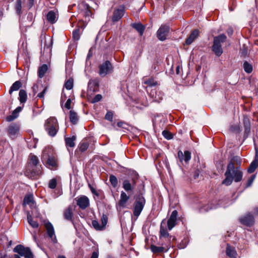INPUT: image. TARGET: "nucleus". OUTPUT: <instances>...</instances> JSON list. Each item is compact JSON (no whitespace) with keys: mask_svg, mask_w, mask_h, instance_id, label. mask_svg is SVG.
<instances>
[{"mask_svg":"<svg viewBox=\"0 0 258 258\" xmlns=\"http://www.w3.org/2000/svg\"><path fill=\"white\" fill-rule=\"evenodd\" d=\"M48 70V67L46 64H43L38 68V76L39 78H42Z\"/></svg>","mask_w":258,"mask_h":258,"instance_id":"7c9ffc66","label":"nucleus"},{"mask_svg":"<svg viewBox=\"0 0 258 258\" xmlns=\"http://www.w3.org/2000/svg\"><path fill=\"white\" fill-rule=\"evenodd\" d=\"M14 252L18 253L21 256H24L26 258H33L34 255L28 247H25L23 245L18 244L13 249Z\"/></svg>","mask_w":258,"mask_h":258,"instance_id":"6e6552de","label":"nucleus"},{"mask_svg":"<svg viewBox=\"0 0 258 258\" xmlns=\"http://www.w3.org/2000/svg\"><path fill=\"white\" fill-rule=\"evenodd\" d=\"M22 86V82L20 81H17L14 82L9 90V93L11 94L13 91L18 90Z\"/></svg>","mask_w":258,"mask_h":258,"instance_id":"473e14b6","label":"nucleus"},{"mask_svg":"<svg viewBox=\"0 0 258 258\" xmlns=\"http://www.w3.org/2000/svg\"><path fill=\"white\" fill-rule=\"evenodd\" d=\"M48 236L52 239L53 242H56V238L55 235L54 229L52 224L49 221L46 222L45 225Z\"/></svg>","mask_w":258,"mask_h":258,"instance_id":"a211bd4d","label":"nucleus"},{"mask_svg":"<svg viewBox=\"0 0 258 258\" xmlns=\"http://www.w3.org/2000/svg\"><path fill=\"white\" fill-rule=\"evenodd\" d=\"M226 38V36L224 34H220L214 38L211 50L216 56L219 57L222 54L223 50L221 43L224 42Z\"/></svg>","mask_w":258,"mask_h":258,"instance_id":"423d86ee","label":"nucleus"},{"mask_svg":"<svg viewBox=\"0 0 258 258\" xmlns=\"http://www.w3.org/2000/svg\"><path fill=\"white\" fill-rule=\"evenodd\" d=\"M88 186L90 189V190L91 191L92 193L94 195H95L97 197H99L100 196V194L98 192V191H97L94 187L90 183L88 184Z\"/></svg>","mask_w":258,"mask_h":258,"instance_id":"052dcab7","label":"nucleus"},{"mask_svg":"<svg viewBox=\"0 0 258 258\" xmlns=\"http://www.w3.org/2000/svg\"><path fill=\"white\" fill-rule=\"evenodd\" d=\"M200 32L198 29L191 31L188 37L185 40V44L189 45L191 44L199 36Z\"/></svg>","mask_w":258,"mask_h":258,"instance_id":"412c9836","label":"nucleus"},{"mask_svg":"<svg viewBox=\"0 0 258 258\" xmlns=\"http://www.w3.org/2000/svg\"><path fill=\"white\" fill-rule=\"evenodd\" d=\"M229 162H232L233 164V165L234 166L235 164H236L237 165L236 167H240L241 159L240 157L238 156H235L232 157V158L231 159Z\"/></svg>","mask_w":258,"mask_h":258,"instance_id":"79ce46f5","label":"nucleus"},{"mask_svg":"<svg viewBox=\"0 0 258 258\" xmlns=\"http://www.w3.org/2000/svg\"><path fill=\"white\" fill-rule=\"evenodd\" d=\"M57 185V180L56 178H53L51 179L48 183V187L51 189H54Z\"/></svg>","mask_w":258,"mask_h":258,"instance_id":"5fc2aeb1","label":"nucleus"},{"mask_svg":"<svg viewBox=\"0 0 258 258\" xmlns=\"http://www.w3.org/2000/svg\"><path fill=\"white\" fill-rule=\"evenodd\" d=\"M164 221L165 219L163 220L160 224L159 240L164 241L165 243L170 242L169 246V248H170L171 245L173 246V245L176 243V239L174 236L170 235L168 232Z\"/></svg>","mask_w":258,"mask_h":258,"instance_id":"39448f33","label":"nucleus"},{"mask_svg":"<svg viewBox=\"0 0 258 258\" xmlns=\"http://www.w3.org/2000/svg\"><path fill=\"white\" fill-rule=\"evenodd\" d=\"M255 178V174L252 175L249 178L248 180L247 181V182L245 184V185L244 186V188H247L250 187L251 185V184H252Z\"/></svg>","mask_w":258,"mask_h":258,"instance_id":"864d4df0","label":"nucleus"},{"mask_svg":"<svg viewBox=\"0 0 258 258\" xmlns=\"http://www.w3.org/2000/svg\"><path fill=\"white\" fill-rule=\"evenodd\" d=\"M239 221L242 225L250 227L254 224V218L253 215L249 212L240 218Z\"/></svg>","mask_w":258,"mask_h":258,"instance_id":"4468645a","label":"nucleus"},{"mask_svg":"<svg viewBox=\"0 0 258 258\" xmlns=\"http://www.w3.org/2000/svg\"><path fill=\"white\" fill-rule=\"evenodd\" d=\"M170 27L167 25H162L157 32V37L159 40L163 41L166 39L169 32Z\"/></svg>","mask_w":258,"mask_h":258,"instance_id":"9b49d317","label":"nucleus"},{"mask_svg":"<svg viewBox=\"0 0 258 258\" xmlns=\"http://www.w3.org/2000/svg\"><path fill=\"white\" fill-rule=\"evenodd\" d=\"M243 124L244 128V138L246 139L250 132L251 129V123L250 119L247 115H244L243 118Z\"/></svg>","mask_w":258,"mask_h":258,"instance_id":"6ab92c4d","label":"nucleus"},{"mask_svg":"<svg viewBox=\"0 0 258 258\" xmlns=\"http://www.w3.org/2000/svg\"><path fill=\"white\" fill-rule=\"evenodd\" d=\"M43 168L39 163L38 158L30 154L25 171V175L32 180H36L42 174Z\"/></svg>","mask_w":258,"mask_h":258,"instance_id":"f257e3e1","label":"nucleus"},{"mask_svg":"<svg viewBox=\"0 0 258 258\" xmlns=\"http://www.w3.org/2000/svg\"><path fill=\"white\" fill-rule=\"evenodd\" d=\"M144 194L145 189L144 185H143V190L140 191L134 196L135 202L133 204V214L137 217L140 215L146 204V199L144 197Z\"/></svg>","mask_w":258,"mask_h":258,"instance_id":"20e7f679","label":"nucleus"},{"mask_svg":"<svg viewBox=\"0 0 258 258\" xmlns=\"http://www.w3.org/2000/svg\"><path fill=\"white\" fill-rule=\"evenodd\" d=\"M109 181L113 188H116L118 185V179L117 177L113 175H109Z\"/></svg>","mask_w":258,"mask_h":258,"instance_id":"a19ab883","label":"nucleus"},{"mask_svg":"<svg viewBox=\"0 0 258 258\" xmlns=\"http://www.w3.org/2000/svg\"><path fill=\"white\" fill-rule=\"evenodd\" d=\"M233 30L232 28H229L227 30V33L228 35L230 36L233 34Z\"/></svg>","mask_w":258,"mask_h":258,"instance_id":"338daca9","label":"nucleus"},{"mask_svg":"<svg viewBox=\"0 0 258 258\" xmlns=\"http://www.w3.org/2000/svg\"><path fill=\"white\" fill-rule=\"evenodd\" d=\"M73 79L70 78L64 83V87L68 90H71L73 87Z\"/></svg>","mask_w":258,"mask_h":258,"instance_id":"09e8293b","label":"nucleus"},{"mask_svg":"<svg viewBox=\"0 0 258 258\" xmlns=\"http://www.w3.org/2000/svg\"><path fill=\"white\" fill-rule=\"evenodd\" d=\"M73 210L74 209L73 206L70 205L68 208L64 209L63 216L65 220L70 221L73 224H74Z\"/></svg>","mask_w":258,"mask_h":258,"instance_id":"dca6fc26","label":"nucleus"},{"mask_svg":"<svg viewBox=\"0 0 258 258\" xmlns=\"http://www.w3.org/2000/svg\"><path fill=\"white\" fill-rule=\"evenodd\" d=\"M212 207L211 205L207 204L200 208L199 210L201 213L207 212H208L210 210L212 209Z\"/></svg>","mask_w":258,"mask_h":258,"instance_id":"6e6d98bb","label":"nucleus"},{"mask_svg":"<svg viewBox=\"0 0 258 258\" xmlns=\"http://www.w3.org/2000/svg\"><path fill=\"white\" fill-rule=\"evenodd\" d=\"M44 127L49 136L52 137H54L59 130L57 119L54 117H49L46 120Z\"/></svg>","mask_w":258,"mask_h":258,"instance_id":"0eeeda50","label":"nucleus"},{"mask_svg":"<svg viewBox=\"0 0 258 258\" xmlns=\"http://www.w3.org/2000/svg\"><path fill=\"white\" fill-rule=\"evenodd\" d=\"M73 38L74 40L78 41L80 38V29L77 28L73 31Z\"/></svg>","mask_w":258,"mask_h":258,"instance_id":"a18cd8bd","label":"nucleus"},{"mask_svg":"<svg viewBox=\"0 0 258 258\" xmlns=\"http://www.w3.org/2000/svg\"><path fill=\"white\" fill-rule=\"evenodd\" d=\"M113 113L112 111H108L105 116V119L112 121L113 119Z\"/></svg>","mask_w":258,"mask_h":258,"instance_id":"13d9d810","label":"nucleus"},{"mask_svg":"<svg viewBox=\"0 0 258 258\" xmlns=\"http://www.w3.org/2000/svg\"><path fill=\"white\" fill-rule=\"evenodd\" d=\"M163 136L167 140H171L173 138V135L168 130H164L162 133Z\"/></svg>","mask_w":258,"mask_h":258,"instance_id":"3c124183","label":"nucleus"},{"mask_svg":"<svg viewBox=\"0 0 258 258\" xmlns=\"http://www.w3.org/2000/svg\"><path fill=\"white\" fill-rule=\"evenodd\" d=\"M258 167V161L256 159H254L252 162L250 163L249 167L247 169V172L249 173H253L255 169Z\"/></svg>","mask_w":258,"mask_h":258,"instance_id":"c9c22d12","label":"nucleus"},{"mask_svg":"<svg viewBox=\"0 0 258 258\" xmlns=\"http://www.w3.org/2000/svg\"><path fill=\"white\" fill-rule=\"evenodd\" d=\"M178 212L177 210H173L169 219L167 220V225L168 229L171 230L172 228L177 225V218Z\"/></svg>","mask_w":258,"mask_h":258,"instance_id":"2eb2a0df","label":"nucleus"},{"mask_svg":"<svg viewBox=\"0 0 258 258\" xmlns=\"http://www.w3.org/2000/svg\"><path fill=\"white\" fill-rule=\"evenodd\" d=\"M71 102L72 100L70 98L68 99L67 102L65 103L64 107L68 109H70L71 108Z\"/></svg>","mask_w":258,"mask_h":258,"instance_id":"0e129e2a","label":"nucleus"},{"mask_svg":"<svg viewBox=\"0 0 258 258\" xmlns=\"http://www.w3.org/2000/svg\"><path fill=\"white\" fill-rule=\"evenodd\" d=\"M19 100L21 103H24L26 102L27 99V94L26 91L23 89H21L19 93Z\"/></svg>","mask_w":258,"mask_h":258,"instance_id":"72a5a7b5","label":"nucleus"},{"mask_svg":"<svg viewBox=\"0 0 258 258\" xmlns=\"http://www.w3.org/2000/svg\"><path fill=\"white\" fill-rule=\"evenodd\" d=\"M90 96H87L88 100L91 103H95L99 102L102 99V96L101 94H97L95 96V97L92 99L90 100Z\"/></svg>","mask_w":258,"mask_h":258,"instance_id":"37998d69","label":"nucleus"},{"mask_svg":"<svg viewBox=\"0 0 258 258\" xmlns=\"http://www.w3.org/2000/svg\"><path fill=\"white\" fill-rule=\"evenodd\" d=\"M230 131L235 134H239L241 132V129L239 124H234L230 126Z\"/></svg>","mask_w":258,"mask_h":258,"instance_id":"8fccbe9b","label":"nucleus"},{"mask_svg":"<svg viewBox=\"0 0 258 258\" xmlns=\"http://www.w3.org/2000/svg\"><path fill=\"white\" fill-rule=\"evenodd\" d=\"M46 90H47V88H44L43 90L40 92V93H39L38 95H37V97H39L40 98H44V95L46 93Z\"/></svg>","mask_w":258,"mask_h":258,"instance_id":"69168bd1","label":"nucleus"},{"mask_svg":"<svg viewBox=\"0 0 258 258\" xmlns=\"http://www.w3.org/2000/svg\"><path fill=\"white\" fill-rule=\"evenodd\" d=\"M117 125L119 127H121L122 128L126 130H128L129 127V125L128 124V123L123 121H120L118 122L117 123Z\"/></svg>","mask_w":258,"mask_h":258,"instance_id":"4d7b16f0","label":"nucleus"},{"mask_svg":"<svg viewBox=\"0 0 258 258\" xmlns=\"http://www.w3.org/2000/svg\"><path fill=\"white\" fill-rule=\"evenodd\" d=\"M240 54L241 57H245L247 55V49L245 47L243 46L240 50Z\"/></svg>","mask_w":258,"mask_h":258,"instance_id":"bf43d9fd","label":"nucleus"},{"mask_svg":"<svg viewBox=\"0 0 258 258\" xmlns=\"http://www.w3.org/2000/svg\"><path fill=\"white\" fill-rule=\"evenodd\" d=\"M144 84L147 85L148 87L151 88L158 84L157 81H155L153 78H150L145 80Z\"/></svg>","mask_w":258,"mask_h":258,"instance_id":"e433bc0d","label":"nucleus"},{"mask_svg":"<svg viewBox=\"0 0 258 258\" xmlns=\"http://www.w3.org/2000/svg\"><path fill=\"white\" fill-rule=\"evenodd\" d=\"M76 140V136L74 135L72 137H64L65 144L67 148H73L75 146V141Z\"/></svg>","mask_w":258,"mask_h":258,"instance_id":"c85d7f7f","label":"nucleus"},{"mask_svg":"<svg viewBox=\"0 0 258 258\" xmlns=\"http://www.w3.org/2000/svg\"><path fill=\"white\" fill-rule=\"evenodd\" d=\"M178 158L180 162L183 161L186 163H188L191 159V153L189 151H185L184 153L180 150L177 152Z\"/></svg>","mask_w":258,"mask_h":258,"instance_id":"4be33fe9","label":"nucleus"},{"mask_svg":"<svg viewBox=\"0 0 258 258\" xmlns=\"http://www.w3.org/2000/svg\"><path fill=\"white\" fill-rule=\"evenodd\" d=\"M132 181L133 185L130 181L127 179H124L122 182V187L126 191L128 192L133 191L134 188V185L136 184L135 179L133 178L132 179Z\"/></svg>","mask_w":258,"mask_h":258,"instance_id":"393cba45","label":"nucleus"},{"mask_svg":"<svg viewBox=\"0 0 258 258\" xmlns=\"http://www.w3.org/2000/svg\"><path fill=\"white\" fill-rule=\"evenodd\" d=\"M32 91L34 94V95H35L37 91H38L39 89V85L37 84H34L32 88Z\"/></svg>","mask_w":258,"mask_h":258,"instance_id":"e2e57ef3","label":"nucleus"},{"mask_svg":"<svg viewBox=\"0 0 258 258\" xmlns=\"http://www.w3.org/2000/svg\"><path fill=\"white\" fill-rule=\"evenodd\" d=\"M150 94L152 98H154L155 101L159 102L160 100L163 99V93L159 92V94L157 95V91L155 90H151Z\"/></svg>","mask_w":258,"mask_h":258,"instance_id":"2f4dec72","label":"nucleus"},{"mask_svg":"<svg viewBox=\"0 0 258 258\" xmlns=\"http://www.w3.org/2000/svg\"><path fill=\"white\" fill-rule=\"evenodd\" d=\"M78 116L77 113L74 110L70 111V120L73 124H77L78 121Z\"/></svg>","mask_w":258,"mask_h":258,"instance_id":"f704fd0d","label":"nucleus"},{"mask_svg":"<svg viewBox=\"0 0 258 258\" xmlns=\"http://www.w3.org/2000/svg\"><path fill=\"white\" fill-rule=\"evenodd\" d=\"M125 13V7L124 5L119 6L118 9L114 10L111 17V20L113 23L119 21Z\"/></svg>","mask_w":258,"mask_h":258,"instance_id":"f8f14e48","label":"nucleus"},{"mask_svg":"<svg viewBox=\"0 0 258 258\" xmlns=\"http://www.w3.org/2000/svg\"><path fill=\"white\" fill-rule=\"evenodd\" d=\"M243 68L244 71L248 74L251 73L253 71V67L252 64L249 63L247 61H244L243 64Z\"/></svg>","mask_w":258,"mask_h":258,"instance_id":"58836bf2","label":"nucleus"},{"mask_svg":"<svg viewBox=\"0 0 258 258\" xmlns=\"http://www.w3.org/2000/svg\"><path fill=\"white\" fill-rule=\"evenodd\" d=\"M101 221L102 227H103V229L104 230L105 229L106 225L108 222L107 216L105 214H103L101 218Z\"/></svg>","mask_w":258,"mask_h":258,"instance_id":"603ef678","label":"nucleus"},{"mask_svg":"<svg viewBox=\"0 0 258 258\" xmlns=\"http://www.w3.org/2000/svg\"><path fill=\"white\" fill-rule=\"evenodd\" d=\"M161 242V246H157L155 245L152 244L151 245V250L154 253H160L163 252H167L169 248L170 242L168 243H165L164 241L160 240Z\"/></svg>","mask_w":258,"mask_h":258,"instance_id":"ddd939ff","label":"nucleus"},{"mask_svg":"<svg viewBox=\"0 0 258 258\" xmlns=\"http://www.w3.org/2000/svg\"><path fill=\"white\" fill-rule=\"evenodd\" d=\"M131 26L139 33L141 36L143 35L146 29V26L140 22L132 23Z\"/></svg>","mask_w":258,"mask_h":258,"instance_id":"bb28decb","label":"nucleus"},{"mask_svg":"<svg viewBox=\"0 0 258 258\" xmlns=\"http://www.w3.org/2000/svg\"><path fill=\"white\" fill-rule=\"evenodd\" d=\"M46 20L50 24H54L56 22L55 13L53 11H50L46 15Z\"/></svg>","mask_w":258,"mask_h":258,"instance_id":"c756f323","label":"nucleus"},{"mask_svg":"<svg viewBox=\"0 0 258 258\" xmlns=\"http://www.w3.org/2000/svg\"><path fill=\"white\" fill-rule=\"evenodd\" d=\"M113 71V67L109 60H106L99 66V74L104 77Z\"/></svg>","mask_w":258,"mask_h":258,"instance_id":"1a4fd4ad","label":"nucleus"},{"mask_svg":"<svg viewBox=\"0 0 258 258\" xmlns=\"http://www.w3.org/2000/svg\"><path fill=\"white\" fill-rule=\"evenodd\" d=\"M15 9L17 14L19 15H21L22 14V1L21 0H17L15 4Z\"/></svg>","mask_w":258,"mask_h":258,"instance_id":"49530a36","label":"nucleus"},{"mask_svg":"<svg viewBox=\"0 0 258 258\" xmlns=\"http://www.w3.org/2000/svg\"><path fill=\"white\" fill-rule=\"evenodd\" d=\"M225 252L226 255L230 258H237L238 255L235 248L229 243L226 244Z\"/></svg>","mask_w":258,"mask_h":258,"instance_id":"b1692460","label":"nucleus"},{"mask_svg":"<svg viewBox=\"0 0 258 258\" xmlns=\"http://www.w3.org/2000/svg\"><path fill=\"white\" fill-rule=\"evenodd\" d=\"M27 220L30 225L34 228H38L39 227V224L36 221L33 220L32 217L30 214L27 215Z\"/></svg>","mask_w":258,"mask_h":258,"instance_id":"4c0bfd02","label":"nucleus"},{"mask_svg":"<svg viewBox=\"0 0 258 258\" xmlns=\"http://www.w3.org/2000/svg\"><path fill=\"white\" fill-rule=\"evenodd\" d=\"M129 199L130 196H127L125 192L122 191L120 194V199L118 201V205L122 208L125 207L126 203Z\"/></svg>","mask_w":258,"mask_h":258,"instance_id":"cd10ccee","label":"nucleus"},{"mask_svg":"<svg viewBox=\"0 0 258 258\" xmlns=\"http://www.w3.org/2000/svg\"><path fill=\"white\" fill-rule=\"evenodd\" d=\"M89 147V144L87 142H81L79 145V151L82 153L87 150Z\"/></svg>","mask_w":258,"mask_h":258,"instance_id":"c03bdc74","label":"nucleus"},{"mask_svg":"<svg viewBox=\"0 0 258 258\" xmlns=\"http://www.w3.org/2000/svg\"><path fill=\"white\" fill-rule=\"evenodd\" d=\"M224 175L225 178L222 181V184L229 186L233 181L235 182L241 181L242 179L243 172L240 170V167H235L232 162H229Z\"/></svg>","mask_w":258,"mask_h":258,"instance_id":"f03ea898","label":"nucleus"},{"mask_svg":"<svg viewBox=\"0 0 258 258\" xmlns=\"http://www.w3.org/2000/svg\"><path fill=\"white\" fill-rule=\"evenodd\" d=\"M98 252H97L96 251H94L92 253L90 258H98Z\"/></svg>","mask_w":258,"mask_h":258,"instance_id":"774afa93","label":"nucleus"},{"mask_svg":"<svg viewBox=\"0 0 258 258\" xmlns=\"http://www.w3.org/2000/svg\"><path fill=\"white\" fill-rule=\"evenodd\" d=\"M92 225L93 228L96 230L102 231L104 230L103 227H102L101 225H100L98 221L96 220L92 221Z\"/></svg>","mask_w":258,"mask_h":258,"instance_id":"de8ad7c7","label":"nucleus"},{"mask_svg":"<svg viewBox=\"0 0 258 258\" xmlns=\"http://www.w3.org/2000/svg\"><path fill=\"white\" fill-rule=\"evenodd\" d=\"M41 161L45 166L51 170L57 169L58 161L56 157L53 155V150L49 148H45L42 153Z\"/></svg>","mask_w":258,"mask_h":258,"instance_id":"7ed1b4c3","label":"nucleus"},{"mask_svg":"<svg viewBox=\"0 0 258 258\" xmlns=\"http://www.w3.org/2000/svg\"><path fill=\"white\" fill-rule=\"evenodd\" d=\"M20 130V126L19 123H12L7 128L8 135L12 139H15L17 138Z\"/></svg>","mask_w":258,"mask_h":258,"instance_id":"9d476101","label":"nucleus"},{"mask_svg":"<svg viewBox=\"0 0 258 258\" xmlns=\"http://www.w3.org/2000/svg\"><path fill=\"white\" fill-rule=\"evenodd\" d=\"M77 205L82 210H85L90 205L89 199L87 197L82 196L79 198L77 200Z\"/></svg>","mask_w":258,"mask_h":258,"instance_id":"aec40b11","label":"nucleus"},{"mask_svg":"<svg viewBox=\"0 0 258 258\" xmlns=\"http://www.w3.org/2000/svg\"><path fill=\"white\" fill-rule=\"evenodd\" d=\"M52 40L51 39L50 40V42H49L48 43L46 41L45 42L44 49H49L50 51L51 49L52 48Z\"/></svg>","mask_w":258,"mask_h":258,"instance_id":"680f3d73","label":"nucleus"},{"mask_svg":"<svg viewBox=\"0 0 258 258\" xmlns=\"http://www.w3.org/2000/svg\"><path fill=\"white\" fill-rule=\"evenodd\" d=\"M79 6V7L82 9V11H83L84 16L86 18H89V17L91 16L92 14V11L91 10V7L89 6V5L85 2H82Z\"/></svg>","mask_w":258,"mask_h":258,"instance_id":"5701e85b","label":"nucleus"},{"mask_svg":"<svg viewBox=\"0 0 258 258\" xmlns=\"http://www.w3.org/2000/svg\"><path fill=\"white\" fill-rule=\"evenodd\" d=\"M33 196L32 194H27L26 195L23 200L24 204L29 205L31 203H33Z\"/></svg>","mask_w":258,"mask_h":258,"instance_id":"ea45409f","label":"nucleus"},{"mask_svg":"<svg viewBox=\"0 0 258 258\" xmlns=\"http://www.w3.org/2000/svg\"><path fill=\"white\" fill-rule=\"evenodd\" d=\"M87 96H89V93L97 92L99 90V81L97 79L91 80L88 84Z\"/></svg>","mask_w":258,"mask_h":258,"instance_id":"f3484780","label":"nucleus"},{"mask_svg":"<svg viewBox=\"0 0 258 258\" xmlns=\"http://www.w3.org/2000/svg\"><path fill=\"white\" fill-rule=\"evenodd\" d=\"M22 110V107L21 106L17 107L12 113L11 115H8L6 117V120L8 122H11L17 118L19 116V113Z\"/></svg>","mask_w":258,"mask_h":258,"instance_id":"a878e982","label":"nucleus"}]
</instances>
